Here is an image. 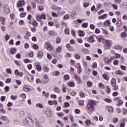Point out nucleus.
Instances as JSON below:
<instances>
[{"instance_id":"1","label":"nucleus","mask_w":127,"mask_h":127,"mask_svg":"<svg viewBox=\"0 0 127 127\" xmlns=\"http://www.w3.org/2000/svg\"><path fill=\"white\" fill-rule=\"evenodd\" d=\"M97 105V102L92 100H89L87 101V104L86 109L90 111V112H93L94 109H95V106Z\"/></svg>"},{"instance_id":"2","label":"nucleus","mask_w":127,"mask_h":127,"mask_svg":"<svg viewBox=\"0 0 127 127\" xmlns=\"http://www.w3.org/2000/svg\"><path fill=\"white\" fill-rule=\"evenodd\" d=\"M44 48H46L48 51H53V48L52 47V44L49 41L46 42L44 44Z\"/></svg>"},{"instance_id":"3","label":"nucleus","mask_w":127,"mask_h":127,"mask_svg":"<svg viewBox=\"0 0 127 127\" xmlns=\"http://www.w3.org/2000/svg\"><path fill=\"white\" fill-rule=\"evenodd\" d=\"M112 41L110 40H105V45L104 46V48L105 50H109L111 49L112 47Z\"/></svg>"},{"instance_id":"4","label":"nucleus","mask_w":127,"mask_h":127,"mask_svg":"<svg viewBox=\"0 0 127 127\" xmlns=\"http://www.w3.org/2000/svg\"><path fill=\"white\" fill-rule=\"evenodd\" d=\"M73 77L75 79L76 81H77V84H81V83H82V80H81V78L76 73L73 74Z\"/></svg>"},{"instance_id":"5","label":"nucleus","mask_w":127,"mask_h":127,"mask_svg":"<svg viewBox=\"0 0 127 127\" xmlns=\"http://www.w3.org/2000/svg\"><path fill=\"white\" fill-rule=\"evenodd\" d=\"M3 9L5 13H10V10L9 9V7H8V5H5L4 6Z\"/></svg>"},{"instance_id":"6","label":"nucleus","mask_w":127,"mask_h":127,"mask_svg":"<svg viewBox=\"0 0 127 127\" xmlns=\"http://www.w3.org/2000/svg\"><path fill=\"white\" fill-rule=\"evenodd\" d=\"M28 125L30 126V127H34V121L32 120V119L30 118H28Z\"/></svg>"},{"instance_id":"7","label":"nucleus","mask_w":127,"mask_h":127,"mask_svg":"<svg viewBox=\"0 0 127 127\" xmlns=\"http://www.w3.org/2000/svg\"><path fill=\"white\" fill-rule=\"evenodd\" d=\"M43 83L44 84H46V83H48V81H49V78H48V76L47 75L45 74L43 75Z\"/></svg>"},{"instance_id":"8","label":"nucleus","mask_w":127,"mask_h":127,"mask_svg":"<svg viewBox=\"0 0 127 127\" xmlns=\"http://www.w3.org/2000/svg\"><path fill=\"white\" fill-rule=\"evenodd\" d=\"M44 54V53H43V51H40L37 54V58H39V59H41L43 57V55Z\"/></svg>"},{"instance_id":"9","label":"nucleus","mask_w":127,"mask_h":127,"mask_svg":"<svg viewBox=\"0 0 127 127\" xmlns=\"http://www.w3.org/2000/svg\"><path fill=\"white\" fill-rule=\"evenodd\" d=\"M24 4V0H20L18 1L17 6L18 7H20V6H22Z\"/></svg>"},{"instance_id":"10","label":"nucleus","mask_w":127,"mask_h":127,"mask_svg":"<svg viewBox=\"0 0 127 127\" xmlns=\"http://www.w3.org/2000/svg\"><path fill=\"white\" fill-rule=\"evenodd\" d=\"M65 47L67 48V50L70 52L73 51V47L70 45V44H67L66 45Z\"/></svg>"},{"instance_id":"11","label":"nucleus","mask_w":127,"mask_h":127,"mask_svg":"<svg viewBox=\"0 0 127 127\" xmlns=\"http://www.w3.org/2000/svg\"><path fill=\"white\" fill-rule=\"evenodd\" d=\"M6 20V19L4 17H0V21L1 22V24L2 25H4L5 24V22Z\"/></svg>"},{"instance_id":"12","label":"nucleus","mask_w":127,"mask_h":127,"mask_svg":"<svg viewBox=\"0 0 127 127\" xmlns=\"http://www.w3.org/2000/svg\"><path fill=\"white\" fill-rule=\"evenodd\" d=\"M20 98H22V99H23L22 100V102H25V99H26V94L22 93L20 95Z\"/></svg>"},{"instance_id":"13","label":"nucleus","mask_w":127,"mask_h":127,"mask_svg":"<svg viewBox=\"0 0 127 127\" xmlns=\"http://www.w3.org/2000/svg\"><path fill=\"white\" fill-rule=\"evenodd\" d=\"M111 84L112 86L117 84V80H116V78H113L111 79Z\"/></svg>"},{"instance_id":"14","label":"nucleus","mask_w":127,"mask_h":127,"mask_svg":"<svg viewBox=\"0 0 127 127\" xmlns=\"http://www.w3.org/2000/svg\"><path fill=\"white\" fill-rule=\"evenodd\" d=\"M107 15H108V14H104L103 15L99 16L98 17V19H105L107 18Z\"/></svg>"},{"instance_id":"15","label":"nucleus","mask_w":127,"mask_h":127,"mask_svg":"<svg viewBox=\"0 0 127 127\" xmlns=\"http://www.w3.org/2000/svg\"><path fill=\"white\" fill-rule=\"evenodd\" d=\"M23 90L25 92H29V91H30V88L28 87L27 85H24Z\"/></svg>"},{"instance_id":"16","label":"nucleus","mask_w":127,"mask_h":127,"mask_svg":"<svg viewBox=\"0 0 127 127\" xmlns=\"http://www.w3.org/2000/svg\"><path fill=\"white\" fill-rule=\"evenodd\" d=\"M16 51H17L16 48H13L10 50V52L11 54H15V53H16Z\"/></svg>"},{"instance_id":"17","label":"nucleus","mask_w":127,"mask_h":127,"mask_svg":"<svg viewBox=\"0 0 127 127\" xmlns=\"http://www.w3.org/2000/svg\"><path fill=\"white\" fill-rule=\"evenodd\" d=\"M42 95L43 97H45L46 98H48L49 96V93H46V91H44L42 92Z\"/></svg>"},{"instance_id":"18","label":"nucleus","mask_w":127,"mask_h":127,"mask_svg":"<svg viewBox=\"0 0 127 127\" xmlns=\"http://www.w3.org/2000/svg\"><path fill=\"white\" fill-rule=\"evenodd\" d=\"M106 91L107 94L111 93V88L108 85L106 86Z\"/></svg>"},{"instance_id":"19","label":"nucleus","mask_w":127,"mask_h":127,"mask_svg":"<svg viewBox=\"0 0 127 127\" xmlns=\"http://www.w3.org/2000/svg\"><path fill=\"white\" fill-rule=\"evenodd\" d=\"M110 24H111V22L109 20H107V21H106L104 23V26H109Z\"/></svg>"},{"instance_id":"20","label":"nucleus","mask_w":127,"mask_h":127,"mask_svg":"<svg viewBox=\"0 0 127 127\" xmlns=\"http://www.w3.org/2000/svg\"><path fill=\"white\" fill-rule=\"evenodd\" d=\"M102 77L103 78V79H104V80L109 81V78H108V74H107L106 73H104L102 75Z\"/></svg>"},{"instance_id":"21","label":"nucleus","mask_w":127,"mask_h":127,"mask_svg":"<svg viewBox=\"0 0 127 127\" xmlns=\"http://www.w3.org/2000/svg\"><path fill=\"white\" fill-rule=\"evenodd\" d=\"M57 52L59 53L62 51V46H59L56 49Z\"/></svg>"},{"instance_id":"22","label":"nucleus","mask_w":127,"mask_h":127,"mask_svg":"<svg viewBox=\"0 0 127 127\" xmlns=\"http://www.w3.org/2000/svg\"><path fill=\"white\" fill-rule=\"evenodd\" d=\"M64 79L65 80V81H68V80L70 79V76L68 74H65L64 76Z\"/></svg>"},{"instance_id":"23","label":"nucleus","mask_w":127,"mask_h":127,"mask_svg":"<svg viewBox=\"0 0 127 127\" xmlns=\"http://www.w3.org/2000/svg\"><path fill=\"white\" fill-rule=\"evenodd\" d=\"M53 75L55 76H59L60 75V72L58 70H56L53 72Z\"/></svg>"},{"instance_id":"24","label":"nucleus","mask_w":127,"mask_h":127,"mask_svg":"<svg viewBox=\"0 0 127 127\" xmlns=\"http://www.w3.org/2000/svg\"><path fill=\"white\" fill-rule=\"evenodd\" d=\"M68 86L70 87H75V83H74L73 82H69L68 83Z\"/></svg>"},{"instance_id":"25","label":"nucleus","mask_w":127,"mask_h":127,"mask_svg":"<svg viewBox=\"0 0 127 127\" xmlns=\"http://www.w3.org/2000/svg\"><path fill=\"white\" fill-rule=\"evenodd\" d=\"M36 107H37L38 108H39L40 109H43V108H44V106H43V105H42L40 103L36 104Z\"/></svg>"},{"instance_id":"26","label":"nucleus","mask_w":127,"mask_h":127,"mask_svg":"<svg viewBox=\"0 0 127 127\" xmlns=\"http://www.w3.org/2000/svg\"><path fill=\"white\" fill-rule=\"evenodd\" d=\"M113 88L114 91H117V90H119V86L116 84L112 86Z\"/></svg>"},{"instance_id":"27","label":"nucleus","mask_w":127,"mask_h":127,"mask_svg":"<svg viewBox=\"0 0 127 127\" xmlns=\"http://www.w3.org/2000/svg\"><path fill=\"white\" fill-rule=\"evenodd\" d=\"M89 40L90 42H94L95 39H94V36H90L89 38Z\"/></svg>"},{"instance_id":"28","label":"nucleus","mask_w":127,"mask_h":127,"mask_svg":"<svg viewBox=\"0 0 127 127\" xmlns=\"http://www.w3.org/2000/svg\"><path fill=\"white\" fill-rule=\"evenodd\" d=\"M79 34V36H85V32L83 31H79L78 32Z\"/></svg>"},{"instance_id":"29","label":"nucleus","mask_w":127,"mask_h":127,"mask_svg":"<svg viewBox=\"0 0 127 127\" xmlns=\"http://www.w3.org/2000/svg\"><path fill=\"white\" fill-rule=\"evenodd\" d=\"M88 23L86 22V23H83L82 25H81V27H82L83 28H86L87 27H88Z\"/></svg>"},{"instance_id":"30","label":"nucleus","mask_w":127,"mask_h":127,"mask_svg":"<svg viewBox=\"0 0 127 127\" xmlns=\"http://www.w3.org/2000/svg\"><path fill=\"white\" fill-rule=\"evenodd\" d=\"M49 34L51 36H54V35H55V32L53 31H50L49 32Z\"/></svg>"},{"instance_id":"31","label":"nucleus","mask_w":127,"mask_h":127,"mask_svg":"<svg viewBox=\"0 0 127 127\" xmlns=\"http://www.w3.org/2000/svg\"><path fill=\"white\" fill-rule=\"evenodd\" d=\"M56 43H57L58 44H59V43H60V42H61V38L60 37H58L56 40Z\"/></svg>"},{"instance_id":"32","label":"nucleus","mask_w":127,"mask_h":127,"mask_svg":"<svg viewBox=\"0 0 127 127\" xmlns=\"http://www.w3.org/2000/svg\"><path fill=\"white\" fill-rule=\"evenodd\" d=\"M77 69H78V73L79 74H80V73H81V72H82V67H81V65H79L78 67H77Z\"/></svg>"},{"instance_id":"33","label":"nucleus","mask_w":127,"mask_h":127,"mask_svg":"<svg viewBox=\"0 0 127 127\" xmlns=\"http://www.w3.org/2000/svg\"><path fill=\"white\" fill-rule=\"evenodd\" d=\"M78 105L83 107L84 106V100H79L78 101Z\"/></svg>"},{"instance_id":"34","label":"nucleus","mask_w":127,"mask_h":127,"mask_svg":"<svg viewBox=\"0 0 127 127\" xmlns=\"http://www.w3.org/2000/svg\"><path fill=\"white\" fill-rule=\"evenodd\" d=\"M10 98L11 100H13V101H15V100L17 99V96L11 95Z\"/></svg>"},{"instance_id":"35","label":"nucleus","mask_w":127,"mask_h":127,"mask_svg":"<svg viewBox=\"0 0 127 127\" xmlns=\"http://www.w3.org/2000/svg\"><path fill=\"white\" fill-rule=\"evenodd\" d=\"M26 15V12H23L20 14V17H24Z\"/></svg>"},{"instance_id":"36","label":"nucleus","mask_w":127,"mask_h":127,"mask_svg":"<svg viewBox=\"0 0 127 127\" xmlns=\"http://www.w3.org/2000/svg\"><path fill=\"white\" fill-rule=\"evenodd\" d=\"M105 102H106V103H112V99L110 98H105L104 99Z\"/></svg>"},{"instance_id":"37","label":"nucleus","mask_w":127,"mask_h":127,"mask_svg":"<svg viewBox=\"0 0 127 127\" xmlns=\"http://www.w3.org/2000/svg\"><path fill=\"white\" fill-rule=\"evenodd\" d=\"M85 124L87 126H91V124H92V122L91 120H86L85 122Z\"/></svg>"},{"instance_id":"38","label":"nucleus","mask_w":127,"mask_h":127,"mask_svg":"<svg viewBox=\"0 0 127 127\" xmlns=\"http://www.w3.org/2000/svg\"><path fill=\"white\" fill-rule=\"evenodd\" d=\"M33 47L35 50H37V49H39V47L36 44H34V45H33Z\"/></svg>"},{"instance_id":"39","label":"nucleus","mask_w":127,"mask_h":127,"mask_svg":"<svg viewBox=\"0 0 127 127\" xmlns=\"http://www.w3.org/2000/svg\"><path fill=\"white\" fill-rule=\"evenodd\" d=\"M118 103H119V104H117V106H122V105H123V104H124V101H123V100H119L118 101Z\"/></svg>"},{"instance_id":"40","label":"nucleus","mask_w":127,"mask_h":127,"mask_svg":"<svg viewBox=\"0 0 127 127\" xmlns=\"http://www.w3.org/2000/svg\"><path fill=\"white\" fill-rule=\"evenodd\" d=\"M69 15L68 14H65L64 16V20H66V19H69Z\"/></svg>"},{"instance_id":"41","label":"nucleus","mask_w":127,"mask_h":127,"mask_svg":"<svg viewBox=\"0 0 127 127\" xmlns=\"http://www.w3.org/2000/svg\"><path fill=\"white\" fill-rule=\"evenodd\" d=\"M121 36L123 37V38H125V37L127 36V33L126 32H123L121 34Z\"/></svg>"},{"instance_id":"42","label":"nucleus","mask_w":127,"mask_h":127,"mask_svg":"<svg viewBox=\"0 0 127 127\" xmlns=\"http://www.w3.org/2000/svg\"><path fill=\"white\" fill-rule=\"evenodd\" d=\"M54 90L56 92V93H60V89L58 87H55L54 89Z\"/></svg>"},{"instance_id":"43","label":"nucleus","mask_w":127,"mask_h":127,"mask_svg":"<svg viewBox=\"0 0 127 127\" xmlns=\"http://www.w3.org/2000/svg\"><path fill=\"white\" fill-rule=\"evenodd\" d=\"M74 112H75V114H76V115H79V114H80V113H81V111L78 109H75Z\"/></svg>"},{"instance_id":"44","label":"nucleus","mask_w":127,"mask_h":127,"mask_svg":"<svg viewBox=\"0 0 127 127\" xmlns=\"http://www.w3.org/2000/svg\"><path fill=\"white\" fill-rule=\"evenodd\" d=\"M5 99H6V97L4 96H1L0 97V101L1 102H4L5 101Z\"/></svg>"},{"instance_id":"45","label":"nucleus","mask_w":127,"mask_h":127,"mask_svg":"<svg viewBox=\"0 0 127 127\" xmlns=\"http://www.w3.org/2000/svg\"><path fill=\"white\" fill-rule=\"evenodd\" d=\"M88 87H92L93 86V82L91 81H88L87 82Z\"/></svg>"},{"instance_id":"46","label":"nucleus","mask_w":127,"mask_h":127,"mask_svg":"<svg viewBox=\"0 0 127 127\" xmlns=\"http://www.w3.org/2000/svg\"><path fill=\"white\" fill-rule=\"evenodd\" d=\"M6 71L8 74H11L12 71H11V69L10 68H6Z\"/></svg>"},{"instance_id":"47","label":"nucleus","mask_w":127,"mask_h":127,"mask_svg":"<svg viewBox=\"0 0 127 127\" xmlns=\"http://www.w3.org/2000/svg\"><path fill=\"white\" fill-rule=\"evenodd\" d=\"M74 57L75 59H76L77 60H79V59H81V57H80V56L79 55V54H76L74 55Z\"/></svg>"},{"instance_id":"48","label":"nucleus","mask_w":127,"mask_h":127,"mask_svg":"<svg viewBox=\"0 0 127 127\" xmlns=\"http://www.w3.org/2000/svg\"><path fill=\"white\" fill-rule=\"evenodd\" d=\"M48 113L49 114V115H48V117H52V111L50 110H49L48 111Z\"/></svg>"},{"instance_id":"49","label":"nucleus","mask_w":127,"mask_h":127,"mask_svg":"<svg viewBox=\"0 0 127 127\" xmlns=\"http://www.w3.org/2000/svg\"><path fill=\"white\" fill-rule=\"evenodd\" d=\"M65 34H66L67 35H68V34L70 33V32L69 31V29L68 28H66L64 30Z\"/></svg>"},{"instance_id":"50","label":"nucleus","mask_w":127,"mask_h":127,"mask_svg":"<svg viewBox=\"0 0 127 127\" xmlns=\"http://www.w3.org/2000/svg\"><path fill=\"white\" fill-rule=\"evenodd\" d=\"M57 115L58 117H64V114H63V113L62 112L60 113H57Z\"/></svg>"},{"instance_id":"51","label":"nucleus","mask_w":127,"mask_h":127,"mask_svg":"<svg viewBox=\"0 0 127 127\" xmlns=\"http://www.w3.org/2000/svg\"><path fill=\"white\" fill-rule=\"evenodd\" d=\"M64 107L65 108H68V107H70V104L69 103V102H65L64 103Z\"/></svg>"},{"instance_id":"52","label":"nucleus","mask_w":127,"mask_h":127,"mask_svg":"<svg viewBox=\"0 0 127 127\" xmlns=\"http://www.w3.org/2000/svg\"><path fill=\"white\" fill-rule=\"evenodd\" d=\"M112 6L114 9H116V10L118 9V5H117V4L113 3Z\"/></svg>"},{"instance_id":"53","label":"nucleus","mask_w":127,"mask_h":127,"mask_svg":"<svg viewBox=\"0 0 127 127\" xmlns=\"http://www.w3.org/2000/svg\"><path fill=\"white\" fill-rule=\"evenodd\" d=\"M113 111H114V108H113V107H109V108L108 109L109 113H113Z\"/></svg>"},{"instance_id":"54","label":"nucleus","mask_w":127,"mask_h":127,"mask_svg":"<svg viewBox=\"0 0 127 127\" xmlns=\"http://www.w3.org/2000/svg\"><path fill=\"white\" fill-rule=\"evenodd\" d=\"M114 2L117 4H120L122 2V0H114Z\"/></svg>"},{"instance_id":"55","label":"nucleus","mask_w":127,"mask_h":127,"mask_svg":"<svg viewBox=\"0 0 127 127\" xmlns=\"http://www.w3.org/2000/svg\"><path fill=\"white\" fill-rule=\"evenodd\" d=\"M24 47L26 49H28V48H29V44L27 43H25Z\"/></svg>"},{"instance_id":"56","label":"nucleus","mask_w":127,"mask_h":127,"mask_svg":"<svg viewBox=\"0 0 127 127\" xmlns=\"http://www.w3.org/2000/svg\"><path fill=\"white\" fill-rule=\"evenodd\" d=\"M23 123L24 125H28V120H27V119H24Z\"/></svg>"},{"instance_id":"57","label":"nucleus","mask_w":127,"mask_h":127,"mask_svg":"<svg viewBox=\"0 0 127 127\" xmlns=\"http://www.w3.org/2000/svg\"><path fill=\"white\" fill-rule=\"evenodd\" d=\"M36 68L38 71H41V66L39 64L36 65Z\"/></svg>"},{"instance_id":"58","label":"nucleus","mask_w":127,"mask_h":127,"mask_svg":"<svg viewBox=\"0 0 127 127\" xmlns=\"http://www.w3.org/2000/svg\"><path fill=\"white\" fill-rule=\"evenodd\" d=\"M79 95L81 98H84L85 97V94H84L83 92H80L79 93Z\"/></svg>"},{"instance_id":"59","label":"nucleus","mask_w":127,"mask_h":127,"mask_svg":"<svg viewBox=\"0 0 127 127\" xmlns=\"http://www.w3.org/2000/svg\"><path fill=\"white\" fill-rule=\"evenodd\" d=\"M5 82L7 84H9V83L11 82V79H10V78H7L5 80Z\"/></svg>"},{"instance_id":"60","label":"nucleus","mask_w":127,"mask_h":127,"mask_svg":"<svg viewBox=\"0 0 127 127\" xmlns=\"http://www.w3.org/2000/svg\"><path fill=\"white\" fill-rule=\"evenodd\" d=\"M1 119V120H3V121H7V119L8 118L6 116H2Z\"/></svg>"},{"instance_id":"61","label":"nucleus","mask_w":127,"mask_h":127,"mask_svg":"<svg viewBox=\"0 0 127 127\" xmlns=\"http://www.w3.org/2000/svg\"><path fill=\"white\" fill-rule=\"evenodd\" d=\"M93 68H97L98 67V65L97 64V63L94 62L92 64Z\"/></svg>"},{"instance_id":"62","label":"nucleus","mask_w":127,"mask_h":127,"mask_svg":"<svg viewBox=\"0 0 127 127\" xmlns=\"http://www.w3.org/2000/svg\"><path fill=\"white\" fill-rule=\"evenodd\" d=\"M98 74V71H97L96 70H93L92 71V74L93 75V76H97Z\"/></svg>"},{"instance_id":"63","label":"nucleus","mask_w":127,"mask_h":127,"mask_svg":"<svg viewBox=\"0 0 127 127\" xmlns=\"http://www.w3.org/2000/svg\"><path fill=\"white\" fill-rule=\"evenodd\" d=\"M99 87L100 88H103V89H104L105 85H104V84H102V82H100L99 83Z\"/></svg>"},{"instance_id":"64","label":"nucleus","mask_w":127,"mask_h":127,"mask_svg":"<svg viewBox=\"0 0 127 127\" xmlns=\"http://www.w3.org/2000/svg\"><path fill=\"white\" fill-rule=\"evenodd\" d=\"M127 114V109L126 108L123 109V115H126Z\"/></svg>"}]
</instances>
